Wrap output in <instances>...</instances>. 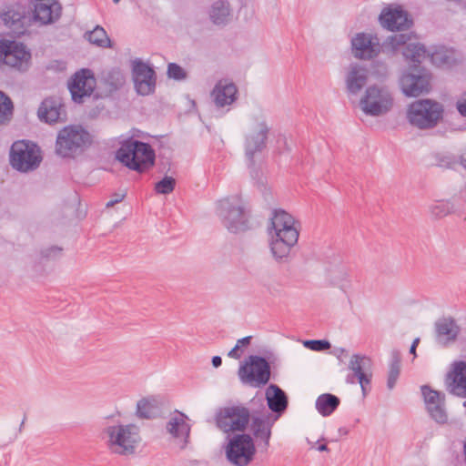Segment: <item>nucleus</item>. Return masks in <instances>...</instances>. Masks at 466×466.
I'll use <instances>...</instances> for the list:
<instances>
[{
    "label": "nucleus",
    "instance_id": "obj_59",
    "mask_svg": "<svg viewBox=\"0 0 466 466\" xmlns=\"http://www.w3.org/2000/svg\"><path fill=\"white\" fill-rule=\"evenodd\" d=\"M338 431L340 436H346L349 434L350 430L346 427H340V428H339Z\"/></svg>",
    "mask_w": 466,
    "mask_h": 466
},
{
    "label": "nucleus",
    "instance_id": "obj_20",
    "mask_svg": "<svg viewBox=\"0 0 466 466\" xmlns=\"http://www.w3.org/2000/svg\"><path fill=\"white\" fill-rule=\"evenodd\" d=\"M348 368L351 370L345 379L348 384H355L359 381L366 382L368 379H372V360L366 355L354 353Z\"/></svg>",
    "mask_w": 466,
    "mask_h": 466
},
{
    "label": "nucleus",
    "instance_id": "obj_54",
    "mask_svg": "<svg viewBox=\"0 0 466 466\" xmlns=\"http://www.w3.org/2000/svg\"><path fill=\"white\" fill-rule=\"evenodd\" d=\"M171 161L169 158H166L165 161H160L159 169L160 172L165 171L167 174L170 171Z\"/></svg>",
    "mask_w": 466,
    "mask_h": 466
},
{
    "label": "nucleus",
    "instance_id": "obj_62",
    "mask_svg": "<svg viewBox=\"0 0 466 466\" xmlns=\"http://www.w3.org/2000/svg\"><path fill=\"white\" fill-rule=\"evenodd\" d=\"M25 420H26V415L25 414V415H24V418H23V420H22V422H21V424H20V427H19V430H20V431L22 430V427L24 426Z\"/></svg>",
    "mask_w": 466,
    "mask_h": 466
},
{
    "label": "nucleus",
    "instance_id": "obj_9",
    "mask_svg": "<svg viewBox=\"0 0 466 466\" xmlns=\"http://www.w3.org/2000/svg\"><path fill=\"white\" fill-rule=\"evenodd\" d=\"M43 161L40 146L29 139H19L12 143L9 149V165L22 174L36 170Z\"/></svg>",
    "mask_w": 466,
    "mask_h": 466
},
{
    "label": "nucleus",
    "instance_id": "obj_53",
    "mask_svg": "<svg viewBox=\"0 0 466 466\" xmlns=\"http://www.w3.org/2000/svg\"><path fill=\"white\" fill-rule=\"evenodd\" d=\"M371 380L372 379H368L366 382L359 381L358 383L360 385L361 393L363 398H365L369 392L371 390Z\"/></svg>",
    "mask_w": 466,
    "mask_h": 466
},
{
    "label": "nucleus",
    "instance_id": "obj_2",
    "mask_svg": "<svg viewBox=\"0 0 466 466\" xmlns=\"http://www.w3.org/2000/svg\"><path fill=\"white\" fill-rule=\"evenodd\" d=\"M300 222L283 208L271 212L268 231L270 252L277 262H287L291 248L298 244Z\"/></svg>",
    "mask_w": 466,
    "mask_h": 466
},
{
    "label": "nucleus",
    "instance_id": "obj_23",
    "mask_svg": "<svg viewBox=\"0 0 466 466\" xmlns=\"http://www.w3.org/2000/svg\"><path fill=\"white\" fill-rule=\"evenodd\" d=\"M377 35L360 32L351 39V49L354 56L359 59H371L379 54Z\"/></svg>",
    "mask_w": 466,
    "mask_h": 466
},
{
    "label": "nucleus",
    "instance_id": "obj_36",
    "mask_svg": "<svg viewBox=\"0 0 466 466\" xmlns=\"http://www.w3.org/2000/svg\"><path fill=\"white\" fill-rule=\"evenodd\" d=\"M125 76L119 67H113L102 76V83L106 86L107 95L120 89L125 84Z\"/></svg>",
    "mask_w": 466,
    "mask_h": 466
},
{
    "label": "nucleus",
    "instance_id": "obj_16",
    "mask_svg": "<svg viewBox=\"0 0 466 466\" xmlns=\"http://www.w3.org/2000/svg\"><path fill=\"white\" fill-rule=\"evenodd\" d=\"M420 392L430 418L437 424H446L448 422L449 416L446 410L445 393L432 389L428 384L420 386Z\"/></svg>",
    "mask_w": 466,
    "mask_h": 466
},
{
    "label": "nucleus",
    "instance_id": "obj_51",
    "mask_svg": "<svg viewBox=\"0 0 466 466\" xmlns=\"http://www.w3.org/2000/svg\"><path fill=\"white\" fill-rule=\"evenodd\" d=\"M338 439H335V440H331L330 441H337ZM329 441L328 439H326L325 437H321L320 439H319L317 441H316V444L317 446L315 447V449L320 452H329L330 451V449L328 447V442Z\"/></svg>",
    "mask_w": 466,
    "mask_h": 466
},
{
    "label": "nucleus",
    "instance_id": "obj_40",
    "mask_svg": "<svg viewBox=\"0 0 466 466\" xmlns=\"http://www.w3.org/2000/svg\"><path fill=\"white\" fill-rule=\"evenodd\" d=\"M15 105L12 98L3 90H0V126L8 124L13 116Z\"/></svg>",
    "mask_w": 466,
    "mask_h": 466
},
{
    "label": "nucleus",
    "instance_id": "obj_24",
    "mask_svg": "<svg viewBox=\"0 0 466 466\" xmlns=\"http://www.w3.org/2000/svg\"><path fill=\"white\" fill-rule=\"evenodd\" d=\"M402 55L406 60L405 65L425 66L423 59L430 56L432 61L439 60L440 63L447 61V56L441 53L430 54L424 44L420 42L409 43L405 46Z\"/></svg>",
    "mask_w": 466,
    "mask_h": 466
},
{
    "label": "nucleus",
    "instance_id": "obj_58",
    "mask_svg": "<svg viewBox=\"0 0 466 466\" xmlns=\"http://www.w3.org/2000/svg\"><path fill=\"white\" fill-rule=\"evenodd\" d=\"M125 197H126V193H122V194L114 193L112 195L111 200H115V204H117V203L121 202Z\"/></svg>",
    "mask_w": 466,
    "mask_h": 466
},
{
    "label": "nucleus",
    "instance_id": "obj_31",
    "mask_svg": "<svg viewBox=\"0 0 466 466\" xmlns=\"http://www.w3.org/2000/svg\"><path fill=\"white\" fill-rule=\"evenodd\" d=\"M251 406H254L257 412H259L269 431L272 433V429L275 423L286 413V411L269 410L270 412L266 411V404L264 403V397L260 391H257L255 396L249 400Z\"/></svg>",
    "mask_w": 466,
    "mask_h": 466
},
{
    "label": "nucleus",
    "instance_id": "obj_34",
    "mask_svg": "<svg viewBox=\"0 0 466 466\" xmlns=\"http://www.w3.org/2000/svg\"><path fill=\"white\" fill-rule=\"evenodd\" d=\"M160 408L157 400L154 397L142 398L137 403L136 415L139 419L152 420L159 416Z\"/></svg>",
    "mask_w": 466,
    "mask_h": 466
},
{
    "label": "nucleus",
    "instance_id": "obj_22",
    "mask_svg": "<svg viewBox=\"0 0 466 466\" xmlns=\"http://www.w3.org/2000/svg\"><path fill=\"white\" fill-rule=\"evenodd\" d=\"M445 384L452 395L466 399V360H455L446 374Z\"/></svg>",
    "mask_w": 466,
    "mask_h": 466
},
{
    "label": "nucleus",
    "instance_id": "obj_27",
    "mask_svg": "<svg viewBox=\"0 0 466 466\" xmlns=\"http://www.w3.org/2000/svg\"><path fill=\"white\" fill-rule=\"evenodd\" d=\"M174 413L176 416L172 417L167 422V431L175 439L183 437V444L181 449L186 448L189 442L191 427L186 422L188 417L182 411L175 410Z\"/></svg>",
    "mask_w": 466,
    "mask_h": 466
},
{
    "label": "nucleus",
    "instance_id": "obj_28",
    "mask_svg": "<svg viewBox=\"0 0 466 466\" xmlns=\"http://www.w3.org/2000/svg\"><path fill=\"white\" fill-rule=\"evenodd\" d=\"M369 78V70L366 66L357 63L350 65V69L346 77L347 92L357 95L366 85Z\"/></svg>",
    "mask_w": 466,
    "mask_h": 466
},
{
    "label": "nucleus",
    "instance_id": "obj_1",
    "mask_svg": "<svg viewBox=\"0 0 466 466\" xmlns=\"http://www.w3.org/2000/svg\"><path fill=\"white\" fill-rule=\"evenodd\" d=\"M216 426L226 436L222 450L232 466H248L256 458L258 449L267 451L272 437L259 412L254 406L233 404L220 407L214 417Z\"/></svg>",
    "mask_w": 466,
    "mask_h": 466
},
{
    "label": "nucleus",
    "instance_id": "obj_12",
    "mask_svg": "<svg viewBox=\"0 0 466 466\" xmlns=\"http://www.w3.org/2000/svg\"><path fill=\"white\" fill-rule=\"evenodd\" d=\"M131 78L138 96H147L156 92L157 75L155 66L141 57L131 60Z\"/></svg>",
    "mask_w": 466,
    "mask_h": 466
},
{
    "label": "nucleus",
    "instance_id": "obj_11",
    "mask_svg": "<svg viewBox=\"0 0 466 466\" xmlns=\"http://www.w3.org/2000/svg\"><path fill=\"white\" fill-rule=\"evenodd\" d=\"M217 212L223 226L230 233L238 234L250 228L249 213L243 206L230 201L229 198L218 201Z\"/></svg>",
    "mask_w": 466,
    "mask_h": 466
},
{
    "label": "nucleus",
    "instance_id": "obj_50",
    "mask_svg": "<svg viewBox=\"0 0 466 466\" xmlns=\"http://www.w3.org/2000/svg\"><path fill=\"white\" fill-rule=\"evenodd\" d=\"M438 166L449 169H457V156L449 154L438 157Z\"/></svg>",
    "mask_w": 466,
    "mask_h": 466
},
{
    "label": "nucleus",
    "instance_id": "obj_21",
    "mask_svg": "<svg viewBox=\"0 0 466 466\" xmlns=\"http://www.w3.org/2000/svg\"><path fill=\"white\" fill-rule=\"evenodd\" d=\"M37 116L41 122L51 125L66 121V111L59 98L48 96L41 102Z\"/></svg>",
    "mask_w": 466,
    "mask_h": 466
},
{
    "label": "nucleus",
    "instance_id": "obj_19",
    "mask_svg": "<svg viewBox=\"0 0 466 466\" xmlns=\"http://www.w3.org/2000/svg\"><path fill=\"white\" fill-rule=\"evenodd\" d=\"M30 6L13 4L0 10V19L3 24L13 29H26L31 26Z\"/></svg>",
    "mask_w": 466,
    "mask_h": 466
},
{
    "label": "nucleus",
    "instance_id": "obj_47",
    "mask_svg": "<svg viewBox=\"0 0 466 466\" xmlns=\"http://www.w3.org/2000/svg\"><path fill=\"white\" fill-rule=\"evenodd\" d=\"M292 151L291 144L289 142L285 134L279 133L276 137V148L274 153L277 155L290 154Z\"/></svg>",
    "mask_w": 466,
    "mask_h": 466
},
{
    "label": "nucleus",
    "instance_id": "obj_64",
    "mask_svg": "<svg viewBox=\"0 0 466 466\" xmlns=\"http://www.w3.org/2000/svg\"><path fill=\"white\" fill-rule=\"evenodd\" d=\"M86 211H84V212H83V214H82L81 216H80V215H78V218H85V217H86Z\"/></svg>",
    "mask_w": 466,
    "mask_h": 466
},
{
    "label": "nucleus",
    "instance_id": "obj_63",
    "mask_svg": "<svg viewBox=\"0 0 466 466\" xmlns=\"http://www.w3.org/2000/svg\"><path fill=\"white\" fill-rule=\"evenodd\" d=\"M93 29L98 30V29H104L101 25H96Z\"/></svg>",
    "mask_w": 466,
    "mask_h": 466
},
{
    "label": "nucleus",
    "instance_id": "obj_43",
    "mask_svg": "<svg viewBox=\"0 0 466 466\" xmlns=\"http://www.w3.org/2000/svg\"><path fill=\"white\" fill-rule=\"evenodd\" d=\"M252 339V336H246L238 339L235 347L228 351V356L235 360H239L243 351L251 344Z\"/></svg>",
    "mask_w": 466,
    "mask_h": 466
},
{
    "label": "nucleus",
    "instance_id": "obj_6",
    "mask_svg": "<svg viewBox=\"0 0 466 466\" xmlns=\"http://www.w3.org/2000/svg\"><path fill=\"white\" fill-rule=\"evenodd\" d=\"M34 31H0V35H9L12 39L0 38V66H8L20 72L26 71L32 57L27 46L15 38L29 36ZM37 33L38 31H35Z\"/></svg>",
    "mask_w": 466,
    "mask_h": 466
},
{
    "label": "nucleus",
    "instance_id": "obj_14",
    "mask_svg": "<svg viewBox=\"0 0 466 466\" xmlns=\"http://www.w3.org/2000/svg\"><path fill=\"white\" fill-rule=\"evenodd\" d=\"M96 77L94 72L89 68H81L76 71L67 81V88L71 94V99L76 104H83L85 98L93 95L94 99L102 96L96 93Z\"/></svg>",
    "mask_w": 466,
    "mask_h": 466
},
{
    "label": "nucleus",
    "instance_id": "obj_42",
    "mask_svg": "<svg viewBox=\"0 0 466 466\" xmlns=\"http://www.w3.org/2000/svg\"><path fill=\"white\" fill-rule=\"evenodd\" d=\"M176 179L172 176H165L154 185V191L157 195H168L172 193L176 187Z\"/></svg>",
    "mask_w": 466,
    "mask_h": 466
},
{
    "label": "nucleus",
    "instance_id": "obj_55",
    "mask_svg": "<svg viewBox=\"0 0 466 466\" xmlns=\"http://www.w3.org/2000/svg\"><path fill=\"white\" fill-rule=\"evenodd\" d=\"M420 338L414 339L410 347V354L413 355V359L417 357L416 349L420 343Z\"/></svg>",
    "mask_w": 466,
    "mask_h": 466
},
{
    "label": "nucleus",
    "instance_id": "obj_10",
    "mask_svg": "<svg viewBox=\"0 0 466 466\" xmlns=\"http://www.w3.org/2000/svg\"><path fill=\"white\" fill-rule=\"evenodd\" d=\"M105 432L109 437V447L115 453L127 456L136 452L140 441L139 429L137 425L129 423L108 426Z\"/></svg>",
    "mask_w": 466,
    "mask_h": 466
},
{
    "label": "nucleus",
    "instance_id": "obj_46",
    "mask_svg": "<svg viewBox=\"0 0 466 466\" xmlns=\"http://www.w3.org/2000/svg\"><path fill=\"white\" fill-rule=\"evenodd\" d=\"M64 248L62 247L52 245L48 248H42L40 251V262L56 260L62 257Z\"/></svg>",
    "mask_w": 466,
    "mask_h": 466
},
{
    "label": "nucleus",
    "instance_id": "obj_56",
    "mask_svg": "<svg viewBox=\"0 0 466 466\" xmlns=\"http://www.w3.org/2000/svg\"><path fill=\"white\" fill-rule=\"evenodd\" d=\"M211 364L214 368L218 369L222 365V358L220 356H213L211 359Z\"/></svg>",
    "mask_w": 466,
    "mask_h": 466
},
{
    "label": "nucleus",
    "instance_id": "obj_8",
    "mask_svg": "<svg viewBox=\"0 0 466 466\" xmlns=\"http://www.w3.org/2000/svg\"><path fill=\"white\" fill-rule=\"evenodd\" d=\"M431 71L426 66L404 65L399 74L398 86L407 98H418L432 90Z\"/></svg>",
    "mask_w": 466,
    "mask_h": 466
},
{
    "label": "nucleus",
    "instance_id": "obj_18",
    "mask_svg": "<svg viewBox=\"0 0 466 466\" xmlns=\"http://www.w3.org/2000/svg\"><path fill=\"white\" fill-rule=\"evenodd\" d=\"M269 127L265 121L258 125V129L244 137V153L246 161H252L256 156L263 152L267 147Z\"/></svg>",
    "mask_w": 466,
    "mask_h": 466
},
{
    "label": "nucleus",
    "instance_id": "obj_17",
    "mask_svg": "<svg viewBox=\"0 0 466 466\" xmlns=\"http://www.w3.org/2000/svg\"><path fill=\"white\" fill-rule=\"evenodd\" d=\"M61 5L56 0H35L30 7L31 26H43L55 23L61 15Z\"/></svg>",
    "mask_w": 466,
    "mask_h": 466
},
{
    "label": "nucleus",
    "instance_id": "obj_3",
    "mask_svg": "<svg viewBox=\"0 0 466 466\" xmlns=\"http://www.w3.org/2000/svg\"><path fill=\"white\" fill-rule=\"evenodd\" d=\"M136 134L129 137L121 135L115 159L123 167L138 174L152 169L156 165V151L148 142L137 139Z\"/></svg>",
    "mask_w": 466,
    "mask_h": 466
},
{
    "label": "nucleus",
    "instance_id": "obj_15",
    "mask_svg": "<svg viewBox=\"0 0 466 466\" xmlns=\"http://www.w3.org/2000/svg\"><path fill=\"white\" fill-rule=\"evenodd\" d=\"M378 21L383 29H411L414 26L412 15L398 3L385 5Z\"/></svg>",
    "mask_w": 466,
    "mask_h": 466
},
{
    "label": "nucleus",
    "instance_id": "obj_37",
    "mask_svg": "<svg viewBox=\"0 0 466 466\" xmlns=\"http://www.w3.org/2000/svg\"><path fill=\"white\" fill-rule=\"evenodd\" d=\"M400 362H401V354L399 350H392L390 352V360L389 364V371H388V379H387V388L390 390H392L400 374Z\"/></svg>",
    "mask_w": 466,
    "mask_h": 466
},
{
    "label": "nucleus",
    "instance_id": "obj_41",
    "mask_svg": "<svg viewBox=\"0 0 466 466\" xmlns=\"http://www.w3.org/2000/svg\"><path fill=\"white\" fill-rule=\"evenodd\" d=\"M84 37L92 45L104 48H112L114 41L107 35V31H85Z\"/></svg>",
    "mask_w": 466,
    "mask_h": 466
},
{
    "label": "nucleus",
    "instance_id": "obj_57",
    "mask_svg": "<svg viewBox=\"0 0 466 466\" xmlns=\"http://www.w3.org/2000/svg\"><path fill=\"white\" fill-rule=\"evenodd\" d=\"M461 166L466 170V153L457 157V167Z\"/></svg>",
    "mask_w": 466,
    "mask_h": 466
},
{
    "label": "nucleus",
    "instance_id": "obj_49",
    "mask_svg": "<svg viewBox=\"0 0 466 466\" xmlns=\"http://www.w3.org/2000/svg\"><path fill=\"white\" fill-rule=\"evenodd\" d=\"M415 32L416 31H408L406 34H400L398 37L396 35L390 37L392 49L397 50L400 46H404L411 36H416Z\"/></svg>",
    "mask_w": 466,
    "mask_h": 466
},
{
    "label": "nucleus",
    "instance_id": "obj_30",
    "mask_svg": "<svg viewBox=\"0 0 466 466\" xmlns=\"http://www.w3.org/2000/svg\"><path fill=\"white\" fill-rule=\"evenodd\" d=\"M251 406H254L257 412H259L269 431L272 433V429L275 423L286 413V411L269 410L270 412L266 411V404L264 403V397L260 391H257L255 396L249 400Z\"/></svg>",
    "mask_w": 466,
    "mask_h": 466
},
{
    "label": "nucleus",
    "instance_id": "obj_38",
    "mask_svg": "<svg viewBox=\"0 0 466 466\" xmlns=\"http://www.w3.org/2000/svg\"><path fill=\"white\" fill-rule=\"evenodd\" d=\"M329 280L331 285L339 287L343 292L350 288V275L344 265L329 269Z\"/></svg>",
    "mask_w": 466,
    "mask_h": 466
},
{
    "label": "nucleus",
    "instance_id": "obj_45",
    "mask_svg": "<svg viewBox=\"0 0 466 466\" xmlns=\"http://www.w3.org/2000/svg\"><path fill=\"white\" fill-rule=\"evenodd\" d=\"M167 76L169 79L183 81L187 77V72L179 64L172 62L167 65Z\"/></svg>",
    "mask_w": 466,
    "mask_h": 466
},
{
    "label": "nucleus",
    "instance_id": "obj_39",
    "mask_svg": "<svg viewBox=\"0 0 466 466\" xmlns=\"http://www.w3.org/2000/svg\"><path fill=\"white\" fill-rule=\"evenodd\" d=\"M230 14L229 3L224 0L216 1L210 10V18L214 24L220 25L227 22Z\"/></svg>",
    "mask_w": 466,
    "mask_h": 466
},
{
    "label": "nucleus",
    "instance_id": "obj_52",
    "mask_svg": "<svg viewBox=\"0 0 466 466\" xmlns=\"http://www.w3.org/2000/svg\"><path fill=\"white\" fill-rule=\"evenodd\" d=\"M456 108L461 116L466 117V92L456 102Z\"/></svg>",
    "mask_w": 466,
    "mask_h": 466
},
{
    "label": "nucleus",
    "instance_id": "obj_48",
    "mask_svg": "<svg viewBox=\"0 0 466 466\" xmlns=\"http://www.w3.org/2000/svg\"><path fill=\"white\" fill-rule=\"evenodd\" d=\"M303 345L305 348L314 350V351H324L330 349V342L326 339H305L303 341Z\"/></svg>",
    "mask_w": 466,
    "mask_h": 466
},
{
    "label": "nucleus",
    "instance_id": "obj_5",
    "mask_svg": "<svg viewBox=\"0 0 466 466\" xmlns=\"http://www.w3.org/2000/svg\"><path fill=\"white\" fill-rule=\"evenodd\" d=\"M93 136L82 124H69L56 135L55 150L62 158H75L93 144Z\"/></svg>",
    "mask_w": 466,
    "mask_h": 466
},
{
    "label": "nucleus",
    "instance_id": "obj_60",
    "mask_svg": "<svg viewBox=\"0 0 466 466\" xmlns=\"http://www.w3.org/2000/svg\"><path fill=\"white\" fill-rule=\"evenodd\" d=\"M342 354L347 355V354H348V350H347L346 349H344V348H339V354L337 357H338V359H339L340 361H341L340 357H341V355H342Z\"/></svg>",
    "mask_w": 466,
    "mask_h": 466
},
{
    "label": "nucleus",
    "instance_id": "obj_61",
    "mask_svg": "<svg viewBox=\"0 0 466 466\" xmlns=\"http://www.w3.org/2000/svg\"><path fill=\"white\" fill-rule=\"evenodd\" d=\"M115 204V200H109L106 204V208H111L113 207Z\"/></svg>",
    "mask_w": 466,
    "mask_h": 466
},
{
    "label": "nucleus",
    "instance_id": "obj_13",
    "mask_svg": "<svg viewBox=\"0 0 466 466\" xmlns=\"http://www.w3.org/2000/svg\"><path fill=\"white\" fill-rule=\"evenodd\" d=\"M393 102V97L386 87H380L374 84L366 88L364 96L360 100V106L365 115L380 116L392 108Z\"/></svg>",
    "mask_w": 466,
    "mask_h": 466
},
{
    "label": "nucleus",
    "instance_id": "obj_29",
    "mask_svg": "<svg viewBox=\"0 0 466 466\" xmlns=\"http://www.w3.org/2000/svg\"><path fill=\"white\" fill-rule=\"evenodd\" d=\"M264 402L269 410L287 411L289 408L288 394L277 384L270 383L265 390Z\"/></svg>",
    "mask_w": 466,
    "mask_h": 466
},
{
    "label": "nucleus",
    "instance_id": "obj_7",
    "mask_svg": "<svg viewBox=\"0 0 466 466\" xmlns=\"http://www.w3.org/2000/svg\"><path fill=\"white\" fill-rule=\"evenodd\" d=\"M444 112V106L441 102L432 98H420L408 105L406 120L413 127L429 130L442 121Z\"/></svg>",
    "mask_w": 466,
    "mask_h": 466
},
{
    "label": "nucleus",
    "instance_id": "obj_33",
    "mask_svg": "<svg viewBox=\"0 0 466 466\" xmlns=\"http://www.w3.org/2000/svg\"><path fill=\"white\" fill-rule=\"evenodd\" d=\"M247 167L248 168L250 177L254 181V185L261 192L265 201L268 202L272 199V194L270 187L268 186L267 177L264 175L260 165L256 162V159L252 161H247Z\"/></svg>",
    "mask_w": 466,
    "mask_h": 466
},
{
    "label": "nucleus",
    "instance_id": "obj_25",
    "mask_svg": "<svg viewBox=\"0 0 466 466\" xmlns=\"http://www.w3.org/2000/svg\"><path fill=\"white\" fill-rule=\"evenodd\" d=\"M238 87L232 80H218L212 91L215 105L218 107H224L233 104L238 99Z\"/></svg>",
    "mask_w": 466,
    "mask_h": 466
},
{
    "label": "nucleus",
    "instance_id": "obj_44",
    "mask_svg": "<svg viewBox=\"0 0 466 466\" xmlns=\"http://www.w3.org/2000/svg\"><path fill=\"white\" fill-rule=\"evenodd\" d=\"M453 204L450 201H438L436 205L431 208V215L439 219L442 218L453 211Z\"/></svg>",
    "mask_w": 466,
    "mask_h": 466
},
{
    "label": "nucleus",
    "instance_id": "obj_35",
    "mask_svg": "<svg viewBox=\"0 0 466 466\" xmlns=\"http://www.w3.org/2000/svg\"><path fill=\"white\" fill-rule=\"evenodd\" d=\"M340 404V399L332 393L320 394L315 402L318 412L323 417L333 414Z\"/></svg>",
    "mask_w": 466,
    "mask_h": 466
},
{
    "label": "nucleus",
    "instance_id": "obj_4",
    "mask_svg": "<svg viewBox=\"0 0 466 466\" xmlns=\"http://www.w3.org/2000/svg\"><path fill=\"white\" fill-rule=\"evenodd\" d=\"M276 357L269 350L264 349L261 354H249L238 369V378L244 384L262 389L272 378V368Z\"/></svg>",
    "mask_w": 466,
    "mask_h": 466
},
{
    "label": "nucleus",
    "instance_id": "obj_26",
    "mask_svg": "<svg viewBox=\"0 0 466 466\" xmlns=\"http://www.w3.org/2000/svg\"><path fill=\"white\" fill-rule=\"evenodd\" d=\"M436 340L447 345L451 341H455L461 332V328L456 319L451 317H441L435 323Z\"/></svg>",
    "mask_w": 466,
    "mask_h": 466
},
{
    "label": "nucleus",
    "instance_id": "obj_32",
    "mask_svg": "<svg viewBox=\"0 0 466 466\" xmlns=\"http://www.w3.org/2000/svg\"><path fill=\"white\" fill-rule=\"evenodd\" d=\"M251 406H254L257 412H259L269 431L272 433V429L275 423L286 413V411L269 410L270 412L266 411V404L264 403V397L260 391H257L255 396L249 400Z\"/></svg>",
    "mask_w": 466,
    "mask_h": 466
}]
</instances>
